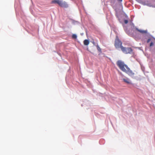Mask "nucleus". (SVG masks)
<instances>
[{"label": "nucleus", "mask_w": 155, "mask_h": 155, "mask_svg": "<svg viewBox=\"0 0 155 155\" xmlns=\"http://www.w3.org/2000/svg\"><path fill=\"white\" fill-rule=\"evenodd\" d=\"M117 64L120 69L122 71L126 73L132 78L134 77V73L130 70L127 65L121 61L119 60L117 62Z\"/></svg>", "instance_id": "f257e3e1"}, {"label": "nucleus", "mask_w": 155, "mask_h": 155, "mask_svg": "<svg viewBox=\"0 0 155 155\" xmlns=\"http://www.w3.org/2000/svg\"><path fill=\"white\" fill-rule=\"evenodd\" d=\"M53 3L58 4L60 6L62 7H67L68 5L65 2H63L61 0H54L52 1Z\"/></svg>", "instance_id": "f03ea898"}, {"label": "nucleus", "mask_w": 155, "mask_h": 155, "mask_svg": "<svg viewBox=\"0 0 155 155\" xmlns=\"http://www.w3.org/2000/svg\"><path fill=\"white\" fill-rule=\"evenodd\" d=\"M114 46L116 48H120L122 46V42L119 39L117 36L115 41Z\"/></svg>", "instance_id": "7ed1b4c3"}, {"label": "nucleus", "mask_w": 155, "mask_h": 155, "mask_svg": "<svg viewBox=\"0 0 155 155\" xmlns=\"http://www.w3.org/2000/svg\"><path fill=\"white\" fill-rule=\"evenodd\" d=\"M122 51L125 54L131 53L133 50L130 48H126L124 47H121V49Z\"/></svg>", "instance_id": "20e7f679"}, {"label": "nucleus", "mask_w": 155, "mask_h": 155, "mask_svg": "<svg viewBox=\"0 0 155 155\" xmlns=\"http://www.w3.org/2000/svg\"><path fill=\"white\" fill-rule=\"evenodd\" d=\"M135 29L136 31H137L142 34H146L147 33V30H144L141 29H139L137 28H135Z\"/></svg>", "instance_id": "39448f33"}, {"label": "nucleus", "mask_w": 155, "mask_h": 155, "mask_svg": "<svg viewBox=\"0 0 155 155\" xmlns=\"http://www.w3.org/2000/svg\"><path fill=\"white\" fill-rule=\"evenodd\" d=\"M150 41H151V42L150 45V46L151 47L153 45L154 43L155 42V41L151 38H149L147 40V43H149Z\"/></svg>", "instance_id": "423d86ee"}, {"label": "nucleus", "mask_w": 155, "mask_h": 155, "mask_svg": "<svg viewBox=\"0 0 155 155\" xmlns=\"http://www.w3.org/2000/svg\"><path fill=\"white\" fill-rule=\"evenodd\" d=\"M123 80L124 82L127 84H131L130 79L128 78H123Z\"/></svg>", "instance_id": "0eeeda50"}, {"label": "nucleus", "mask_w": 155, "mask_h": 155, "mask_svg": "<svg viewBox=\"0 0 155 155\" xmlns=\"http://www.w3.org/2000/svg\"><path fill=\"white\" fill-rule=\"evenodd\" d=\"M89 43V41L87 39L84 40V45H87Z\"/></svg>", "instance_id": "6e6552de"}, {"label": "nucleus", "mask_w": 155, "mask_h": 155, "mask_svg": "<svg viewBox=\"0 0 155 155\" xmlns=\"http://www.w3.org/2000/svg\"><path fill=\"white\" fill-rule=\"evenodd\" d=\"M77 38V36L75 34H73L72 35V38L74 39H76Z\"/></svg>", "instance_id": "1a4fd4ad"}, {"label": "nucleus", "mask_w": 155, "mask_h": 155, "mask_svg": "<svg viewBox=\"0 0 155 155\" xmlns=\"http://www.w3.org/2000/svg\"><path fill=\"white\" fill-rule=\"evenodd\" d=\"M124 21V23L125 24H127L128 23V21L127 20H125Z\"/></svg>", "instance_id": "9d476101"}, {"label": "nucleus", "mask_w": 155, "mask_h": 155, "mask_svg": "<svg viewBox=\"0 0 155 155\" xmlns=\"http://www.w3.org/2000/svg\"><path fill=\"white\" fill-rule=\"evenodd\" d=\"M97 49L99 50V49L101 50L100 48L98 46L97 47Z\"/></svg>", "instance_id": "9b49d317"}, {"label": "nucleus", "mask_w": 155, "mask_h": 155, "mask_svg": "<svg viewBox=\"0 0 155 155\" xmlns=\"http://www.w3.org/2000/svg\"><path fill=\"white\" fill-rule=\"evenodd\" d=\"M122 0H118V1L119 2H121L122 1Z\"/></svg>", "instance_id": "f8f14e48"}]
</instances>
